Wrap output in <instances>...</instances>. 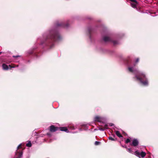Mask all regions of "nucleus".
Masks as SVG:
<instances>
[{"instance_id": "obj_1", "label": "nucleus", "mask_w": 158, "mask_h": 158, "mask_svg": "<svg viewBox=\"0 0 158 158\" xmlns=\"http://www.w3.org/2000/svg\"><path fill=\"white\" fill-rule=\"evenodd\" d=\"M60 37L56 29H53L49 31L48 34L47 36L46 42L48 46L52 48L54 45V42L60 40Z\"/></svg>"}, {"instance_id": "obj_2", "label": "nucleus", "mask_w": 158, "mask_h": 158, "mask_svg": "<svg viewBox=\"0 0 158 158\" xmlns=\"http://www.w3.org/2000/svg\"><path fill=\"white\" fill-rule=\"evenodd\" d=\"M136 78L137 80L139 81L142 84L145 86L148 85V80L146 77L145 75L142 73H138L135 75L134 78Z\"/></svg>"}, {"instance_id": "obj_3", "label": "nucleus", "mask_w": 158, "mask_h": 158, "mask_svg": "<svg viewBox=\"0 0 158 158\" xmlns=\"http://www.w3.org/2000/svg\"><path fill=\"white\" fill-rule=\"evenodd\" d=\"M103 40L105 42H112L114 45L118 44V41L116 40H113L112 39L108 36H104L103 38Z\"/></svg>"}, {"instance_id": "obj_4", "label": "nucleus", "mask_w": 158, "mask_h": 158, "mask_svg": "<svg viewBox=\"0 0 158 158\" xmlns=\"http://www.w3.org/2000/svg\"><path fill=\"white\" fill-rule=\"evenodd\" d=\"M134 154L139 158L141 157L143 158L145 156L146 153L143 151L141 152H139L138 150H137L134 152Z\"/></svg>"}, {"instance_id": "obj_5", "label": "nucleus", "mask_w": 158, "mask_h": 158, "mask_svg": "<svg viewBox=\"0 0 158 158\" xmlns=\"http://www.w3.org/2000/svg\"><path fill=\"white\" fill-rule=\"evenodd\" d=\"M23 152L22 151L17 150L14 158H22Z\"/></svg>"}, {"instance_id": "obj_6", "label": "nucleus", "mask_w": 158, "mask_h": 158, "mask_svg": "<svg viewBox=\"0 0 158 158\" xmlns=\"http://www.w3.org/2000/svg\"><path fill=\"white\" fill-rule=\"evenodd\" d=\"M56 26L57 27H62L64 28H67L69 26L68 23H67L65 24L63 22L60 23H57L56 24Z\"/></svg>"}, {"instance_id": "obj_7", "label": "nucleus", "mask_w": 158, "mask_h": 158, "mask_svg": "<svg viewBox=\"0 0 158 158\" xmlns=\"http://www.w3.org/2000/svg\"><path fill=\"white\" fill-rule=\"evenodd\" d=\"M139 144V140L136 139H133L131 143H130V145L133 147H136Z\"/></svg>"}, {"instance_id": "obj_8", "label": "nucleus", "mask_w": 158, "mask_h": 158, "mask_svg": "<svg viewBox=\"0 0 158 158\" xmlns=\"http://www.w3.org/2000/svg\"><path fill=\"white\" fill-rule=\"evenodd\" d=\"M49 131L50 132H53L57 131L59 130L58 127H56L53 125H52L49 127Z\"/></svg>"}, {"instance_id": "obj_9", "label": "nucleus", "mask_w": 158, "mask_h": 158, "mask_svg": "<svg viewBox=\"0 0 158 158\" xmlns=\"http://www.w3.org/2000/svg\"><path fill=\"white\" fill-rule=\"evenodd\" d=\"M59 130L61 131H64L66 132H68V129L66 127H59Z\"/></svg>"}, {"instance_id": "obj_10", "label": "nucleus", "mask_w": 158, "mask_h": 158, "mask_svg": "<svg viewBox=\"0 0 158 158\" xmlns=\"http://www.w3.org/2000/svg\"><path fill=\"white\" fill-rule=\"evenodd\" d=\"M131 6L134 8H136L137 5L138 4V2L136 1V2H131Z\"/></svg>"}, {"instance_id": "obj_11", "label": "nucleus", "mask_w": 158, "mask_h": 158, "mask_svg": "<svg viewBox=\"0 0 158 158\" xmlns=\"http://www.w3.org/2000/svg\"><path fill=\"white\" fill-rule=\"evenodd\" d=\"M2 67L4 70H8L9 69L8 66L5 64H2Z\"/></svg>"}, {"instance_id": "obj_12", "label": "nucleus", "mask_w": 158, "mask_h": 158, "mask_svg": "<svg viewBox=\"0 0 158 158\" xmlns=\"http://www.w3.org/2000/svg\"><path fill=\"white\" fill-rule=\"evenodd\" d=\"M115 134L116 135L119 137L121 138V137H123V136L122 135L120 134L119 131H115Z\"/></svg>"}, {"instance_id": "obj_13", "label": "nucleus", "mask_w": 158, "mask_h": 158, "mask_svg": "<svg viewBox=\"0 0 158 158\" xmlns=\"http://www.w3.org/2000/svg\"><path fill=\"white\" fill-rule=\"evenodd\" d=\"M113 137L111 136H110L108 137V139L109 140H111L112 141H116L117 139V138H114L115 137V135H113Z\"/></svg>"}, {"instance_id": "obj_14", "label": "nucleus", "mask_w": 158, "mask_h": 158, "mask_svg": "<svg viewBox=\"0 0 158 158\" xmlns=\"http://www.w3.org/2000/svg\"><path fill=\"white\" fill-rule=\"evenodd\" d=\"M94 120L96 121L100 122L101 120V118L99 116H96L95 117Z\"/></svg>"}, {"instance_id": "obj_15", "label": "nucleus", "mask_w": 158, "mask_h": 158, "mask_svg": "<svg viewBox=\"0 0 158 158\" xmlns=\"http://www.w3.org/2000/svg\"><path fill=\"white\" fill-rule=\"evenodd\" d=\"M24 149L22 147V145L21 144H19L17 148V150L22 151Z\"/></svg>"}, {"instance_id": "obj_16", "label": "nucleus", "mask_w": 158, "mask_h": 158, "mask_svg": "<svg viewBox=\"0 0 158 158\" xmlns=\"http://www.w3.org/2000/svg\"><path fill=\"white\" fill-rule=\"evenodd\" d=\"M127 151L128 152H129V153H131L133 154V153L134 152L132 151L131 150V148H127Z\"/></svg>"}, {"instance_id": "obj_17", "label": "nucleus", "mask_w": 158, "mask_h": 158, "mask_svg": "<svg viewBox=\"0 0 158 158\" xmlns=\"http://www.w3.org/2000/svg\"><path fill=\"white\" fill-rule=\"evenodd\" d=\"M131 140H130V139L129 138H128L125 141V143H127V144L129 143H131Z\"/></svg>"}, {"instance_id": "obj_18", "label": "nucleus", "mask_w": 158, "mask_h": 158, "mask_svg": "<svg viewBox=\"0 0 158 158\" xmlns=\"http://www.w3.org/2000/svg\"><path fill=\"white\" fill-rule=\"evenodd\" d=\"M128 69L129 71L131 72H133V68L132 67H128Z\"/></svg>"}, {"instance_id": "obj_19", "label": "nucleus", "mask_w": 158, "mask_h": 158, "mask_svg": "<svg viewBox=\"0 0 158 158\" xmlns=\"http://www.w3.org/2000/svg\"><path fill=\"white\" fill-rule=\"evenodd\" d=\"M31 143L30 142H29L26 144V146L28 147H31Z\"/></svg>"}, {"instance_id": "obj_20", "label": "nucleus", "mask_w": 158, "mask_h": 158, "mask_svg": "<svg viewBox=\"0 0 158 158\" xmlns=\"http://www.w3.org/2000/svg\"><path fill=\"white\" fill-rule=\"evenodd\" d=\"M101 142H100L96 141L95 142L94 144L96 145H98Z\"/></svg>"}, {"instance_id": "obj_21", "label": "nucleus", "mask_w": 158, "mask_h": 158, "mask_svg": "<svg viewBox=\"0 0 158 158\" xmlns=\"http://www.w3.org/2000/svg\"><path fill=\"white\" fill-rule=\"evenodd\" d=\"M20 56H13V57L14 58H16L18 57H20Z\"/></svg>"}, {"instance_id": "obj_22", "label": "nucleus", "mask_w": 158, "mask_h": 158, "mask_svg": "<svg viewBox=\"0 0 158 158\" xmlns=\"http://www.w3.org/2000/svg\"><path fill=\"white\" fill-rule=\"evenodd\" d=\"M139 58H137L135 60V63H137L139 61Z\"/></svg>"}, {"instance_id": "obj_23", "label": "nucleus", "mask_w": 158, "mask_h": 158, "mask_svg": "<svg viewBox=\"0 0 158 158\" xmlns=\"http://www.w3.org/2000/svg\"><path fill=\"white\" fill-rule=\"evenodd\" d=\"M99 129L101 131H104L105 130V128H99Z\"/></svg>"}, {"instance_id": "obj_24", "label": "nucleus", "mask_w": 158, "mask_h": 158, "mask_svg": "<svg viewBox=\"0 0 158 158\" xmlns=\"http://www.w3.org/2000/svg\"><path fill=\"white\" fill-rule=\"evenodd\" d=\"M108 125H107V124H106V125H105V126H104V127H105V128H106V129H107V128H107V127H108Z\"/></svg>"}, {"instance_id": "obj_25", "label": "nucleus", "mask_w": 158, "mask_h": 158, "mask_svg": "<svg viewBox=\"0 0 158 158\" xmlns=\"http://www.w3.org/2000/svg\"><path fill=\"white\" fill-rule=\"evenodd\" d=\"M9 66L10 68H14V67H12L10 65H9Z\"/></svg>"}, {"instance_id": "obj_26", "label": "nucleus", "mask_w": 158, "mask_h": 158, "mask_svg": "<svg viewBox=\"0 0 158 158\" xmlns=\"http://www.w3.org/2000/svg\"><path fill=\"white\" fill-rule=\"evenodd\" d=\"M122 147H123V148H124H124H127V146H125V147H124V146H123L122 145Z\"/></svg>"}, {"instance_id": "obj_27", "label": "nucleus", "mask_w": 158, "mask_h": 158, "mask_svg": "<svg viewBox=\"0 0 158 158\" xmlns=\"http://www.w3.org/2000/svg\"><path fill=\"white\" fill-rule=\"evenodd\" d=\"M113 124H111V125H110V126H113Z\"/></svg>"}, {"instance_id": "obj_28", "label": "nucleus", "mask_w": 158, "mask_h": 158, "mask_svg": "<svg viewBox=\"0 0 158 158\" xmlns=\"http://www.w3.org/2000/svg\"><path fill=\"white\" fill-rule=\"evenodd\" d=\"M2 52H0V54H1V53H2Z\"/></svg>"}, {"instance_id": "obj_29", "label": "nucleus", "mask_w": 158, "mask_h": 158, "mask_svg": "<svg viewBox=\"0 0 158 158\" xmlns=\"http://www.w3.org/2000/svg\"><path fill=\"white\" fill-rule=\"evenodd\" d=\"M47 135H49V133H47Z\"/></svg>"}]
</instances>
